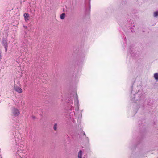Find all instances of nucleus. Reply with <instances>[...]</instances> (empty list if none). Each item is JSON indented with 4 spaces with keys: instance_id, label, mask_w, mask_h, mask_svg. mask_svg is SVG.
I'll list each match as a JSON object with an SVG mask.
<instances>
[{
    "instance_id": "obj_18",
    "label": "nucleus",
    "mask_w": 158,
    "mask_h": 158,
    "mask_svg": "<svg viewBox=\"0 0 158 158\" xmlns=\"http://www.w3.org/2000/svg\"><path fill=\"white\" fill-rule=\"evenodd\" d=\"M43 77H46V76L45 75V76L44 77V76H43Z\"/></svg>"
},
{
    "instance_id": "obj_6",
    "label": "nucleus",
    "mask_w": 158,
    "mask_h": 158,
    "mask_svg": "<svg viewBox=\"0 0 158 158\" xmlns=\"http://www.w3.org/2000/svg\"><path fill=\"white\" fill-rule=\"evenodd\" d=\"M83 154V152L81 150H80L78 155V158H82V155Z\"/></svg>"
},
{
    "instance_id": "obj_13",
    "label": "nucleus",
    "mask_w": 158,
    "mask_h": 158,
    "mask_svg": "<svg viewBox=\"0 0 158 158\" xmlns=\"http://www.w3.org/2000/svg\"><path fill=\"white\" fill-rule=\"evenodd\" d=\"M5 46V47L6 52L7 50L8 46H7L6 45V46Z\"/></svg>"
},
{
    "instance_id": "obj_8",
    "label": "nucleus",
    "mask_w": 158,
    "mask_h": 158,
    "mask_svg": "<svg viewBox=\"0 0 158 158\" xmlns=\"http://www.w3.org/2000/svg\"><path fill=\"white\" fill-rule=\"evenodd\" d=\"M154 77L156 80H158V73H156L154 74Z\"/></svg>"
},
{
    "instance_id": "obj_3",
    "label": "nucleus",
    "mask_w": 158,
    "mask_h": 158,
    "mask_svg": "<svg viewBox=\"0 0 158 158\" xmlns=\"http://www.w3.org/2000/svg\"><path fill=\"white\" fill-rule=\"evenodd\" d=\"M23 16L26 22H27L29 19V15L28 13H25L24 14Z\"/></svg>"
},
{
    "instance_id": "obj_19",
    "label": "nucleus",
    "mask_w": 158,
    "mask_h": 158,
    "mask_svg": "<svg viewBox=\"0 0 158 158\" xmlns=\"http://www.w3.org/2000/svg\"><path fill=\"white\" fill-rule=\"evenodd\" d=\"M41 80H42H42H42V78H41Z\"/></svg>"
},
{
    "instance_id": "obj_12",
    "label": "nucleus",
    "mask_w": 158,
    "mask_h": 158,
    "mask_svg": "<svg viewBox=\"0 0 158 158\" xmlns=\"http://www.w3.org/2000/svg\"><path fill=\"white\" fill-rule=\"evenodd\" d=\"M3 44H4V46H6H6H8L7 42L6 40H4L2 42Z\"/></svg>"
},
{
    "instance_id": "obj_4",
    "label": "nucleus",
    "mask_w": 158,
    "mask_h": 158,
    "mask_svg": "<svg viewBox=\"0 0 158 158\" xmlns=\"http://www.w3.org/2000/svg\"><path fill=\"white\" fill-rule=\"evenodd\" d=\"M74 104L76 106L77 110H78L79 109V102L77 97H76L74 100Z\"/></svg>"
},
{
    "instance_id": "obj_15",
    "label": "nucleus",
    "mask_w": 158,
    "mask_h": 158,
    "mask_svg": "<svg viewBox=\"0 0 158 158\" xmlns=\"http://www.w3.org/2000/svg\"><path fill=\"white\" fill-rule=\"evenodd\" d=\"M2 58V56L1 55V53H0V60H1Z\"/></svg>"
},
{
    "instance_id": "obj_14",
    "label": "nucleus",
    "mask_w": 158,
    "mask_h": 158,
    "mask_svg": "<svg viewBox=\"0 0 158 158\" xmlns=\"http://www.w3.org/2000/svg\"><path fill=\"white\" fill-rule=\"evenodd\" d=\"M23 27H24L25 28V29H27V26H23Z\"/></svg>"
},
{
    "instance_id": "obj_10",
    "label": "nucleus",
    "mask_w": 158,
    "mask_h": 158,
    "mask_svg": "<svg viewBox=\"0 0 158 158\" xmlns=\"http://www.w3.org/2000/svg\"><path fill=\"white\" fill-rule=\"evenodd\" d=\"M153 16L155 17H157L158 16V11L154 12L153 13Z\"/></svg>"
},
{
    "instance_id": "obj_16",
    "label": "nucleus",
    "mask_w": 158,
    "mask_h": 158,
    "mask_svg": "<svg viewBox=\"0 0 158 158\" xmlns=\"http://www.w3.org/2000/svg\"><path fill=\"white\" fill-rule=\"evenodd\" d=\"M32 118L33 119H35V116H32Z\"/></svg>"
},
{
    "instance_id": "obj_7",
    "label": "nucleus",
    "mask_w": 158,
    "mask_h": 158,
    "mask_svg": "<svg viewBox=\"0 0 158 158\" xmlns=\"http://www.w3.org/2000/svg\"><path fill=\"white\" fill-rule=\"evenodd\" d=\"M47 59L46 58H45L44 57H42L41 59V64H44V61H45L47 60Z\"/></svg>"
},
{
    "instance_id": "obj_5",
    "label": "nucleus",
    "mask_w": 158,
    "mask_h": 158,
    "mask_svg": "<svg viewBox=\"0 0 158 158\" xmlns=\"http://www.w3.org/2000/svg\"><path fill=\"white\" fill-rule=\"evenodd\" d=\"M14 89L19 93H21L22 92V90L21 88L18 86L15 87Z\"/></svg>"
},
{
    "instance_id": "obj_17",
    "label": "nucleus",
    "mask_w": 158,
    "mask_h": 158,
    "mask_svg": "<svg viewBox=\"0 0 158 158\" xmlns=\"http://www.w3.org/2000/svg\"><path fill=\"white\" fill-rule=\"evenodd\" d=\"M45 80H44V81H43V82H45Z\"/></svg>"
},
{
    "instance_id": "obj_11",
    "label": "nucleus",
    "mask_w": 158,
    "mask_h": 158,
    "mask_svg": "<svg viewBox=\"0 0 158 158\" xmlns=\"http://www.w3.org/2000/svg\"><path fill=\"white\" fill-rule=\"evenodd\" d=\"M57 125L56 123L54 124L53 126V129L54 130L56 131L57 130Z\"/></svg>"
},
{
    "instance_id": "obj_9",
    "label": "nucleus",
    "mask_w": 158,
    "mask_h": 158,
    "mask_svg": "<svg viewBox=\"0 0 158 158\" xmlns=\"http://www.w3.org/2000/svg\"><path fill=\"white\" fill-rule=\"evenodd\" d=\"M65 14L64 13L60 15V18L61 19H64L65 18Z\"/></svg>"
},
{
    "instance_id": "obj_1",
    "label": "nucleus",
    "mask_w": 158,
    "mask_h": 158,
    "mask_svg": "<svg viewBox=\"0 0 158 158\" xmlns=\"http://www.w3.org/2000/svg\"><path fill=\"white\" fill-rule=\"evenodd\" d=\"M135 95V97L134 98L132 99L133 100H135V101L140 100L141 99L142 96V93L141 92H138L134 94V95Z\"/></svg>"
},
{
    "instance_id": "obj_2",
    "label": "nucleus",
    "mask_w": 158,
    "mask_h": 158,
    "mask_svg": "<svg viewBox=\"0 0 158 158\" xmlns=\"http://www.w3.org/2000/svg\"><path fill=\"white\" fill-rule=\"evenodd\" d=\"M13 114L15 116H17L19 115L20 112L18 109L17 108H14L13 111Z\"/></svg>"
}]
</instances>
